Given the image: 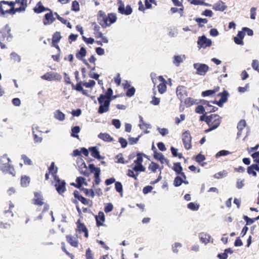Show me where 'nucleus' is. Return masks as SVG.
I'll return each mask as SVG.
<instances>
[{"instance_id": "nucleus-16", "label": "nucleus", "mask_w": 259, "mask_h": 259, "mask_svg": "<svg viewBox=\"0 0 259 259\" xmlns=\"http://www.w3.org/2000/svg\"><path fill=\"white\" fill-rule=\"evenodd\" d=\"M177 96L182 102L183 100L187 96V92L186 88L184 85H179L176 90Z\"/></svg>"}, {"instance_id": "nucleus-11", "label": "nucleus", "mask_w": 259, "mask_h": 259, "mask_svg": "<svg viewBox=\"0 0 259 259\" xmlns=\"http://www.w3.org/2000/svg\"><path fill=\"white\" fill-rule=\"evenodd\" d=\"M192 137L189 131H186L182 134V141L184 147L187 150H189L192 147Z\"/></svg>"}, {"instance_id": "nucleus-7", "label": "nucleus", "mask_w": 259, "mask_h": 259, "mask_svg": "<svg viewBox=\"0 0 259 259\" xmlns=\"http://www.w3.org/2000/svg\"><path fill=\"white\" fill-rule=\"evenodd\" d=\"M73 195L75 199L72 200V202L75 204H78V201H79L84 205H88L90 207L92 206V200L83 197L77 190L74 191Z\"/></svg>"}, {"instance_id": "nucleus-64", "label": "nucleus", "mask_w": 259, "mask_h": 259, "mask_svg": "<svg viewBox=\"0 0 259 259\" xmlns=\"http://www.w3.org/2000/svg\"><path fill=\"white\" fill-rule=\"evenodd\" d=\"M251 156L254 159V161L259 164V151L253 153L251 154Z\"/></svg>"}, {"instance_id": "nucleus-4", "label": "nucleus", "mask_w": 259, "mask_h": 259, "mask_svg": "<svg viewBox=\"0 0 259 259\" xmlns=\"http://www.w3.org/2000/svg\"><path fill=\"white\" fill-rule=\"evenodd\" d=\"M81 166L80 170L81 174L85 177H89L91 173H94L95 184L97 185L100 184L101 182L100 178L101 170L99 167H95L94 164H90L89 168H88L84 162L81 165Z\"/></svg>"}, {"instance_id": "nucleus-24", "label": "nucleus", "mask_w": 259, "mask_h": 259, "mask_svg": "<svg viewBox=\"0 0 259 259\" xmlns=\"http://www.w3.org/2000/svg\"><path fill=\"white\" fill-rule=\"evenodd\" d=\"M256 171L259 172V166L257 164H253L250 166L247 167V173L250 175H252V176L254 177H256L257 176Z\"/></svg>"}, {"instance_id": "nucleus-33", "label": "nucleus", "mask_w": 259, "mask_h": 259, "mask_svg": "<svg viewBox=\"0 0 259 259\" xmlns=\"http://www.w3.org/2000/svg\"><path fill=\"white\" fill-rule=\"evenodd\" d=\"M49 172L50 174H52L53 176L54 179H55V177H59L57 176V174L58 172V167L55 166V162H52L49 166Z\"/></svg>"}, {"instance_id": "nucleus-45", "label": "nucleus", "mask_w": 259, "mask_h": 259, "mask_svg": "<svg viewBox=\"0 0 259 259\" xmlns=\"http://www.w3.org/2000/svg\"><path fill=\"white\" fill-rule=\"evenodd\" d=\"M183 61V58L181 56L176 55L174 57L173 63L177 66H179L182 62Z\"/></svg>"}, {"instance_id": "nucleus-15", "label": "nucleus", "mask_w": 259, "mask_h": 259, "mask_svg": "<svg viewBox=\"0 0 259 259\" xmlns=\"http://www.w3.org/2000/svg\"><path fill=\"white\" fill-rule=\"evenodd\" d=\"M211 40L206 38L204 35L199 36L198 39L197 44L199 48H206L211 45Z\"/></svg>"}, {"instance_id": "nucleus-63", "label": "nucleus", "mask_w": 259, "mask_h": 259, "mask_svg": "<svg viewBox=\"0 0 259 259\" xmlns=\"http://www.w3.org/2000/svg\"><path fill=\"white\" fill-rule=\"evenodd\" d=\"M205 159V157L204 155L201 154H198L195 158L196 161L198 163H201V162L203 161Z\"/></svg>"}, {"instance_id": "nucleus-9", "label": "nucleus", "mask_w": 259, "mask_h": 259, "mask_svg": "<svg viewBox=\"0 0 259 259\" xmlns=\"http://www.w3.org/2000/svg\"><path fill=\"white\" fill-rule=\"evenodd\" d=\"M41 78L48 81H60L62 76L57 72H49L42 75Z\"/></svg>"}, {"instance_id": "nucleus-31", "label": "nucleus", "mask_w": 259, "mask_h": 259, "mask_svg": "<svg viewBox=\"0 0 259 259\" xmlns=\"http://www.w3.org/2000/svg\"><path fill=\"white\" fill-rule=\"evenodd\" d=\"M98 138L104 141L110 142L113 141V138L109 134L101 133L98 135Z\"/></svg>"}, {"instance_id": "nucleus-6", "label": "nucleus", "mask_w": 259, "mask_h": 259, "mask_svg": "<svg viewBox=\"0 0 259 259\" xmlns=\"http://www.w3.org/2000/svg\"><path fill=\"white\" fill-rule=\"evenodd\" d=\"M10 159L6 156H3L0 159L1 169L5 172L9 173L15 176L16 172L13 166L10 163Z\"/></svg>"}, {"instance_id": "nucleus-28", "label": "nucleus", "mask_w": 259, "mask_h": 259, "mask_svg": "<svg viewBox=\"0 0 259 259\" xmlns=\"http://www.w3.org/2000/svg\"><path fill=\"white\" fill-rule=\"evenodd\" d=\"M66 238L67 242L70 244V245L74 247L78 246V242L76 237L70 235H67L66 236Z\"/></svg>"}, {"instance_id": "nucleus-12", "label": "nucleus", "mask_w": 259, "mask_h": 259, "mask_svg": "<svg viewBox=\"0 0 259 259\" xmlns=\"http://www.w3.org/2000/svg\"><path fill=\"white\" fill-rule=\"evenodd\" d=\"M229 94L228 92L226 90H224L222 93H220L218 94L219 97H220V99L219 101H214V102H211L212 104H217L219 107H222L224 104L226 103L228 101V98Z\"/></svg>"}, {"instance_id": "nucleus-46", "label": "nucleus", "mask_w": 259, "mask_h": 259, "mask_svg": "<svg viewBox=\"0 0 259 259\" xmlns=\"http://www.w3.org/2000/svg\"><path fill=\"white\" fill-rule=\"evenodd\" d=\"M173 169L177 174H179L182 172L183 168L180 162H177L174 164Z\"/></svg>"}, {"instance_id": "nucleus-3", "label": "nucleus", "mask_w": 259, "mask_h": 259, "mask_svg": "<svg viewBox=\"0 0 259 259\" xmlns=\"http://www.w3.org/2000/svg\"><path fill=\"white\" fill-rule=\"evenodd\" d=\"M112 94L113 91L110 88L107 89L105 95L101 94L98 98L99 103L100 104L98 111L99 113L102 114L109 111Z\"/></svg>"}, {"instance_id": "nucleus-26", "label": "nucleus", "mask_w": 259, "mask_h": 259, "mask_svg": "<svg viewBox=\"0 0 259 259\" xmlns=\"http://www.w3.org/2000/svg\"><path fill=\"white\" fill-rule=\"evenodd\" d=\"M33 11L35 13L39 14L44 11H51V10L48 8H45L42 5L41 2L39 1L36 4V6L33 8Z\"/></svg>"}, {"instance_id": "nucleus-27", "label": "nucleus", "mask_w": 259, "mask_h": 259, "mask_svg": "<svg viewBox=\"0 0 259 259\" xmlns=\"http://www.w3.org/2000/svg\"><path fill=\"white\" fill-rule=\"evenodd\" d=\"M72 89L75 90L85 96H88V93L86 90H83L82 88V81H79L75 85L73 83H71Z\"/></svg>"}, {"instance_id": "nucleus-21", "label": "nucleus", "mask_w": 259, "mask_h": 259, "mask_svg": "<svg viewBox=\"0 0 259 259\" xmlns=\"http://www.w3.org/2000/svg\"><path fill=\"white\" fill-rule=\"evenodd\" d=\"M95 219L97 227H99L105 225L104 223L105 221V218L103 212L100 211L98 215H96Z\"/></svg>"}, {"instance_id": "nucleus-41", "label": "nucleus", "mask_w": 259, "mask_h": 259, "mask_svg": "<svg viewBox=\"0 0 259 259\" xmlns=\"http://www.w3.org/2000/svg\"><path fill=\"white\" fill-rule=\"evenodd\" d=\"M61 37L60 32L58 31L56 32L53 35L52 44H57L59 42Z\"/></svg>"}, {"instance_id": "nucleus-23", "label": "nucleus", "mask_w": 259, "mask_h": 259, "mask_svg": "<svg viewBox=\"0 0 259 259\" xmlns=\"http://www.w3.org/2000/svg\"><path fill=\"white\" fill-rule=\"evenodd\" d=\"M245 36V32L239 31L236 36L234 37V41L235 43L238 45H243V38Z\"/></svg>"}, {"instance_id": "nucleus-54", "label": "nucleus", "mask_w": 259, "mask_h": 259, "mask_svg": "<svg viewBox=\"0 0 259 259\" xmlns=\"http://www.w3.org/2000/svg\"><path fill=\"white\" fill-rule=\"evenodd\" d=\"M151 3L155 4V5H157L156 2L155 0H145V4L146 9L151 8H152Z\"/></svg>"}, {"instance_id": "nucleus-13", "label": "nucleus", "mask_w": 259, "mask_h": 259, "mask_svg": "<svg viewBox=\"0 0 259 259\" xmlns=\"http://www.w3.org/2000/svg\"><path fill=\"white\" fill-rule=\"evenodd\" d=\"M194 67L196 70V74L200 75H205L209 69L208 66L205 64L195 63Z\"/></svg>"}, {"instance_id": "nucleus-19", "label": "nucleus", "mask_w": 259, "mask_h": 259, "mask_svg": "<svg viewBox=\"0 0 259 259\" xmlns=\"http://www.w3.org/2000/svg\"><path fill=\"white\" fill-rule=\"evenodd\" d=\"M211 102L212 101H208L204 100L201 101V103L204 106L205 109L207 111L206 113L215 112L218 109V107L213 106L210 104L212 103Z\"/></svg>"}, {"instance_id": "nucleus-50", "label": "nucleus", "mask_w": 259, "mask_h": 259, "mask_svg": "<svg viewBox=\"0 0 259 259\" xmlns=\"http://www.w3.org/2000/svg\"><path fill=\"white\" fill-rule=\"evenodd\" d=\"M96 84L94 80H89L88 82H82V85L85 88H93Z\"/></svg>"}, {"instance_id": "nucleus-34", "label": "nucleus", "mask_w": 259, "mask_h": 259, "mask_svg": "<svg viewBox=\"0 0 259 259\" xmlns=\"http://www.w3.org/2000/svg\"><path fill=\"white\" fill-rule=\"evenodd\" d=\"M220 90V87L219 86L215 87L213 90H209L204 91L202 93V96L203 97H206L211 96Z\"/></svg>"}, {"instance_id": "nucleus-43", "label": "nucleus", "mask_w": 259, "mask_h": 259, "mask_svg": "<svg viewBox=\"0 0 259 259\" xmlns=\"http://www.w3.org/2000/svg\"><path fill=\"white\" fill-rule=\"evenodd\" d=\"M80 128L79 126H75L72 128L71 129V136L73 137L78 138V134L80 132Z\"/></svg>"}, {"instance_id": "nucleus-36", "label": "nucleus", "mask_w": 259, "mask_h": 259, "mask_svg": "<svg viewBox=\"0 0 259 259\" xmlns=\"http://www.w3.org/2000/svg\"><path fill=\"white\" fill-rule=\"evenodd\" d=\"M50 11V13H48L46 14L45 15V20H47L48 21L47 22H46L45 21H44V23L45 25L49 23H52L55 20V18L53 17L52 12L51 11V10Z\"/></svg>"}, {"instance_id": "nucleus-1", "label": "nucleus", "mask_w": 259, "mask_h": 259, "mask_svg": "<svg viewBox=\"0 0 259 259\" xmlns=\"http://www.w3.org/2000/svg\"><path fill=\"white\" fill-rule=\"evenodd\" d=\"M27 0H15V2L2 1L0 2V14L6 13L15 14L16 12L24 11L27 6Z\"/></svg>"}, {"instance_id": "nucleus-29", "label": "nucleus", "mask_w": 259, "mask_h": 259, "mask_svg": "<svg viewBox=\"0 0 259 259\" xmlns=\"http://www.w3.org/2000/svg\"><path fill=\"white\" fill-rule=\"evenodd\" d=\"M246 125V121L244 119L240 120L237 124V128L238 129L237 136L240 137L242 135V130Z\"/></svg>"}, {"instance_id": "nucleus-25", "label": "nucleus", "mask_w": 259, "mask_h": 259, "mask_svg": "<svg viewBox=\"0 0 259 259\" xmlns=\"http://www.w3.org/2000/svg\"><path fill=\"white\" fill-rule=\"evenodd\" d=\"M158 79L162 82L158 85V92L160 94L164 93L166 90V81L162 76H158Z\"/></svg>"}, {"instance_id": "nucleus-62", "label": "nucleus", "mask_w": 259, "mask_h": 259, "mask_svg": "<svg viewBox=\"0 0 259 259\" xmlns=\"http://www.w3.org/2000/svg\"><path fill=\"white\" fill-rule=\"evenodd\" d=\"M86 259H94L93 254L90 248H88L85 252Z\"/></svg>"}, {"instance_id": "nucleus-18", "label": "nucleus", "mask_w": 259, "mask_h": 259, "mask_svg": "<svg viewBox=\"0 0 259 259\" xmlns=\"http://www.w3.org/2000/svg\"><path fill=\"white\" fill-rule=\"evenodd\" d=\"M87 51L84 47H81L78 52L76 54V57L80 60H82L83 63L89 68H91L90 64L88 63L86 60L84 59L83 58L86 56Z\"/></svg>"}, {"instance_id": "nucleus-51", "label": "nucleus", "mask_w": 259, "mask_h": 259, "mask_svg": "<svg viewBox=\"0 0 259 259\" xmlns=\"http://www.w3.org/2000/svg\"><path fill=\"white\" fill-rule=\"evenodd\" d=\"M115 188L116 191L122 194L123 192V188L122 184L119 182H116L115 183Z\"/></svg>"}, {"instance_id": "nucleus-8", "label": "nucleus", "mask_w": 259, "mask_h": 259, "mask_svg": "<svg viewBox=\"0 0 259 259\" xmlns=\"http://www.w3.org/2000/svg\"><path fill=\"white\" fill-rule=\"evenodd\" d=\"M11 29L9 25H6L0 30V40H7L8 41L12 40L13 35L11 33Z\"/></svg>"}, {"instance_id": "nucleus-48", "label": "nucleus", "mask_w": 259, "mask_h": 259, "mask_svg": "<svg viewBox=\"0 0 259 259\" xmlns=\"http://www.w3.org/2000/svg\"><path fill=\"white\" fill-rule=\"evenodd\" d=\"M205 107L202 104L197 106L195 108V112L199 114H205Z\"/></svg>"}, {"instance_id": "nucleus-38", "label": "nucleus", "mask_w": 259, "mask_h": 259, "mask_svg": "<svg viewBox=\"0 0 259 259\" xmlns=\"http://www.w3.org/2000/svg\"><path fill=\"white\" fill-rule=\"evenodd\" d=\"M184 104L187 107H189L193 105L197 104L196 100L192 98H185Z\"/></svg>"}, {"instance_id": "nucleus-5", "label": "nucleus", "mask_w": 259, "mask_h": 259, "mask_svg": "<svg viewBox=\"0 0 259 259\" xmlns=\"http://www.w3.org/2000/svg\"><path fill=\"white\" fill-rule=\"evenodd\" d=\"M117 19L116 16L114 13H109L107 16L104 12L100 10L98 12V22L103 28H106L114 23Z\"/></svg>"}, {"instance_id": "nucleus-30", "label": "nucleus", "mask_w": 259, "mask_h": 259, "mask_svg": "<svg viewBox=\"0 0 259 259\" xmlns=\"http://www.w3.org/2000/svg\"><path fill=\"white\" fill-rule=\"evenodd\" d=\"M89 150L91 151V155L93 157L99 160L103 158V157L100 155V153L96 147H90L89 148Z\"/></svg>"}, {"instance_id": "nucleus-49", "label": "nucleus", "mask_w": 259, "mask_h": 259, "mask_svg": "<svg viewBox=\"0 0 259 259\" xmlns=\"http://www.w3.org/2000/svg\"><path fill=\"white\" fill-rule=\"evenodd\" d=\"M199 205L194 203L190 202L188 204L187 207L193 211L197 210L199 209Z\"/></svg>"}, {"instance_id": "nucleus-60", "label": "nucleus", "mask_w": 259, "mask_h": 259, "mask_svg": "<svg viewBox=\"0 0 259 259\" xmlns=\"http://www.w3.org/2000/svg\"><path fill=\"white\" fill-rule=\"evenodd\" d=\"M133 169L136 171H144L145 170V168L142 164H136Z\"/></svg>"}, {"instance_id": "nucleus-2", "label": "nucleus", "mask_w": 259, "mask_h": 259, "mask_svg": "<svg viewBox=\"0 0 259 259\" xmlns=\"http://www.w3.org/2000/svg\"><path fill=\"white\" fill-rule=\"evenodd\" d=\"M200 120L205 121L209 126V128L204 131L205 133H208L217 128L220 125L222 118L217 114H211L206 115V113L200 117Z\"/></svg>"}, {"instance_id": "nucleus-52", "label": "nucleus", "mask_w": 259, "mask_h": 259, "mask_svg": "<svg viewBox=\"0 0 259 259\" xmlns=\"http://www.w3.org/2000/svg\"><path fill=\"white\" fill-rule=\"evenodd\" d=\"M183 182V179L181 177L177 176L175 178V179L174 180V184L175 186L179 187L182 185Z\"/></svg>"}, {"instance_id": "nucleus-32", "label": "nucleus", "mask_w": 259, "mask_h": 259, "mask_svg": "<svg viewBox=\"0 0 259 259\" xmlns=\"http://www.w3.org/2000/svg\"><path fill=\"white\" fill-rule=\"evenodd\" d=\"M212 8L215 11H223L227 8V7L225 5L224 3L220 1L214 4Z\"/></svg>"}, {"instance_id": "nucleus-40", "label": "nucleus", "mask_w": 259, "mask_h": 259, "mask_svg": "<svg viewBox=\"0 0 259 259\" xmlns=\"http://www.w3.org/2000/svg\"><path fill=\"white\" fill-rule=\"evenodd\" d=\"M30 183V178L29 177L22 176L21 179V185L23 187L28 186Z\"/></svg>"}, {"instance_id": "nucleus-37", "label": "nucleus", "mask_w": 259, "mask_h": 259, "mask_svg": "<svg viewBox=\"0 0 259 259\" xmlns=\"http://www.w3.org/2000/svg\"><path fill=\"white\" fill-rule=\"evenodd\" d=\"M76 182L77 183L75 187L80 189L82 188L81 187L83 184H84L85 185H87V183L85 182V179L81 177H77Z\"/></svg>"}, {"instance_id": "nucleus-56", "label": "nucleus", "mask_w": 259, "mask_h": 259, "mask_svg": "<svg viewBox=\"0 0 259 259\" xmlns=\"http://www.w3.org/2000/svg\"><path fill=\"white\" fill-rule=\"evenodd\" d=\"M252 67L253 69L259 72V62L257 60H253L252 62Z\"/></svg>"}, {"instance_id": "nucleus-35", "label": "nucleus", "mask_w": 259, "mask_h": 259, "mask_svg": "<svg viewBox=\"0 0 259 259\" xmlns=\"http://www.w3.org/2000/svg\"><path fill=\"white\" fill-rule=\"evenodd\" d=\"M200 241L205 244H207L210 241V236L205 233H201L199 235Z\"/></svg>"}, {"instance_id": "nucleus-17", "label": "nucleus", "mask_w": 259, "mask_h": 259, "mask_svg": "<svg viewBox=\"0 0 259 259\" xmlns=\"http://www.w3.org/2000/svg\"><path fill=\"white\" fill-rule=\"evenodd\" d=\"M44 200V197L40 192H36L34 193V198L32 199L33 204L39 206H42L45 204Z\"/></svg>"}, {"instance_id": "nucleus-47", "label": "nucleus", "mask_w": 259, "mask_h": 259, "mask_svg": "<svg viewBox=\"0 0 259 259\" xmlns=\"http://www.w3.org/2000/svg\"><path fill=\"white\" fill-rule=\"evenodd\" d=\"M80 10L79 3L77 1H74L72 3L71 10L78 12Z\"/></svg>"}, {"instance_id": "nucleus-57", "label": "nucleus", "mask_w": 259, "mask_h": 259, "mask_svg": "<svg viewBox=\"0 0 259 259\" xmlns=\"http://www.w3.org/2000/svg\"><path fill=\"white\" fill-rule=\"evenodd\" d=\"M195 20L198 23L200 27H202L203 26L201 23L206 24L208 22V20L205 18H196Z\"/></svg>"}, {"instance_id": "nucleus-22", "label": "nucleus", "mask_w": 259, "mask_h": 259, "mask_svg": "<svg viewBox=\"0 0 259 259\" xmlns=\"http://www.w3.org/2000/svg\"><path fill=\"white\" fill-rule=\"evenodd\" d=\"M32 134L35 143H41L42 142V132L39 130L38 127H35V131H33Z\"/></svg>"}, {"instance_id": "nucleus-59", "label": "nucleus", "mask_w": 259, "mask_h": 259, "mask_svg": "<svg viewBox=\"0 0 259 259\" xmlns=\"http://www.w3.org/2000/svg\"><path fill=\"white\" fill-rule=\"evenodd\" d=\"M113 209V206L111 203H107L104 207V211L106 213L111 212Z\"/></svg>"}, {"instance_id": "nucleus-10", "label": "nucleus", "mask_w": 259, "mask_h": 259, "mask_svg": "<svg viewBox=\"0 0 259 259\" xmlns=\"http://www.w3.org/2000/svg\"><path fill=\"white\" fill-rule=\"evenodd\" d=\"M54 186L59 194H63L66 191V183L64 180H61L59 177H55Z\"/></svg>"}, {"instance_id": "nucleus-61", "label": "nucleus", "mask_w": 259, "mask_h": 259, "mask_svg": "<svg viewBox=\"0 0 259 259\" xmlns=\"http://www.w3.org/2000/svg\"><path fill=\"white\" fill-rule=\"evenodd\" d=\"M143 162V155L141 153H138L137 154V159L134 161V162L136 164H142Z\"/></svg>"}, {"instance_id": "nucleus-55", "label": "nucleus", "mask_w": 259, "mask_h": 259, "mask_svg": "<svg viewBox=\"0 0 259 259\" xmlns=\"http://www.w3.org/2000/svg\"><path fill=\"white\" fill-rule=\"evenodd\" d=\"M148 168L152 171L155 172L156 169L159 168V165L154 162H152Z\"/></svg>"}, {"instance_id": "nucleus-44", "label": "nucleus", "mask_w": 259, "mask_h": 259, "mask_svg": "<svg viewBox=\"0 0 259 259\" xmlns=\"http://www.w3.org/2000/svg\"><path fill=\"white\" fill-rule=\"evenodd\" d=\"M80 190L83 191L84 193L87 196H91L93 198L95 196V192L93 189H88L87 188H82Z\"/></svg>"}, {"instance_id": "nucleus-42", "label": "nucleus", "mask_w": 259, "mask_h": 259, "mask_svg": "<svg viewBox=\"0 0 259 259\" xmlns=\"http://www.w3.org/2000/svg\"><path fill=\"white\" fill-rule=\"evenodd\" d=\"M54 115L55 117L59 120L62 121L65 119V114L59 110L56 111Z\"/></svg>"}, {"instance_id": "nucleus-14", "label": "nucleus", "mask_w": 259, "mask_h": 259, "mask_svg": "<svg viewBox=\"0 0 259 259\" xmlns=\"http://www.w3.org/2000/svg\"><path fill=\"white\" fill-rule=\"evenodd\" d=\"M118 4L119 5L118 12L121 14L126 15H130L132 12V9L130 5H127L126 8H124V5L121 0H117Z\"/></svg>"}, {"instance_id": "nucleus-20", "label": "nucleus", "mask_w": 259, "mask_h": 259, "mask_svg": "<svg viewBox=\"0 0 259 259\" xmlns=\"http://www.w3.org/2000/svg\"><path fill=\"white\" fill-rule=\"evenodd\" d=\"M76 224L77 225V228L76 229V231L78 232L79 233L80 232H83L84 233V236L87 238L88 237L89 234H88V231L86 227V226L84 225V224L82 223H81L80 221V220H78L76 223Z\"/></svg>"}, {"instance_id": "nucleus-53", "label": "nucleus", "mask_w": 259, "mask_h": 259, "mask_svg": "<svg viewBox=\"0 0 259 259\" xmlns=\"http://www.w3.org/2000/svg\"><path fill=\"white\" fill-rule=\"evenodd\" d=\"M21 158L23 160L24 163L25 165H30L32 164V161L26 155H22Z\"/></svg>"}, {"instance_id": "nucleus-39", "label": "nucleus", "mask_w": 259, "mask_h": 259, "mask_svg": "<svg viewBox=\"0 0 259 259\" xmlns=\"http://www.w3.org/2000/svg\"><path fill=\"white\" fill-rule=\"evenodd\" d=\"M154 157L160 161L161 163H163L164 162L166 161V159L164 158V155L161 153L158 152L157 151H154Z\"/></svg>"}, {"instance_id": "nucleus-58", "label": "nucleus", "mask_w": 259, "mask_h": 259, "mask_svg": "<svg viewBox=\"0 0 259 259\" xmlns=\"http://www.w3.org/2000/svg\"><path fill=\"white\" fill-rule=\"evenodd\" d=\"M227 174V172L225 170H223L214 174V177L216 179H220L226 176Z\"/></svg>"}]
</instances>
